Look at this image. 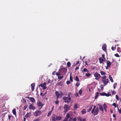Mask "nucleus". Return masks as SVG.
Segmentation results:
<instances>
[{
  "instance_id": "15",
  "label": "nucleus",
  "mask_w": 121,
  "mask_h": 121,
  "mask_svg": "<svg viewBox=\"0 0 121 121\" xmlns=\"http://www.w3.org/2000/svg\"><path fill=\"white\" fill-rule=\"evenodd\" d=\"M35 86V84L34 83H33L31 84L32 90V91L34 90Z\"/></svg>"
},
{
  "instance_id": "7",
  "label": "nucleus",
  "mask_w": 121,
  "mask_h": 121,
  "mask_svg": "<svg viewBox=\"0 0 121 121\" xmlns=\"http://www.w3.org/2000/svg\"><path fill=\"white\" fill-rule=\"evenodd\" d=\"M68 105L65 104L64 105V109H65V112H67L68 110Z\"/></svg>"
},
{
  "instance_id": "34",
  "label": "nucleus",
  "mask_w": 121,
  "mask_h": 121,
  "mask_svg": "<svg viewBox=\"0 0 121 121\" xmlns=\"http://www.w3.org/2000/svg\"><path fill=\"white\" fill-rule=\"evenodd\" d=\"M103 107L104 108H104L105 109V108H107V106L106 105L105 103H104V104Z\"/></svg>"
},
{
  "instance_id": "54",
  "label": "nucleus",
  "mask_w": 121,
  "mask_h": 121,
  "mask_svg": "<svg viewBox=\"0 0 121 121\" xmlns=\"http://www.w3.org/2000/svg\"><path fill=\"white\" fill-rule=\"evenodd\" d=\"M111 48H112V50L113 51L116 49V47H112Z\"/></svg>"
},
{
  "instance_id": "42",
  "label": "nucleus",
  "mask_w": 121,
  "mask_h": 121,
  "mask_svg": "<svg viewBox=\"0 0 121 121\" xmlns=\"http://www.w3.org/2000/svg\"><path fill=\"white\" fill-rule=\"evenodd\" d=\"M116 98L117 100H119V97L117 95H116Z\"/></svg>"
},
{
  "instance_id": "14",
  "label": "nucleus",
  "mask_w": 121,
  "mask_h": 121,
  "mask_svg": "<svg viewBox=\"0 0 121 121\" xmlns=\"http://www.w3.org/2000/svg\"><path fill=\"white\" fill-rule=\"evenodd\" d=\"M31 116V113H30L27 112L25 115V117L26 118H28L30 117Z\"/></svg>"
},
{
  "instance_id": "19",
  "label": "nucleus",
  "mask_w": 121,
  "mask_h": 121,
  "mask_svg": "<svg viewBox=\"0 0 121 121\" xmlns=\"http://www.w3.org/2000/svg\"><path fill=\"white\" fill-rule=\"evenodd\" d=\"M99 93L98 92H97L95 94V99H97L98 98V95L99 94Z\"/></svg>"
},
{
  "instance_id": "9",
  "label": "nucleus",
  "mask_w": 121,
  "mask_h": 121,
  "mask_svg": "<svg viewBox=\"0 0 121 121\" xmlns=\"http://www.w3.org/2000/svg\"><path fill=\"white\" fill-rule=\"evenodd\" d=\"M99 109L97 107L95 109V111L94 112V115H97L98 113Z\"/></svg>"
},
{
  "instance_id": "26",
  "label": "nucleus",
  "mask_w": 121,
  "mask_h": 121,
  "mask_svg": "<svg viewBox=\"0 0 121 121\" xmlns=\"http://www.w3.org/2000/svg\"><path fill=\"white\" fill-rule=\"evenodd\" d=\"M61 117L60 116H58L56 117V119L57 120H60L61 119Z\"/></svg>"
},
{
  "instance_id": "6",
  "label": "nucleus",
  "mask_w": 121,
  "mask_h": 121,
  "mask_svg": "<svg viewBox=\"0 0 121 121\" xmlns=\"http://www.w3.org/2000/svg\"><path fill=\"white\" fill-rule=\"evenodd\" d=\"M106 64L107 66L106 67V69H107L109 68L110 67L111 65V63L110 61L108 60H107Z\"/></svg>"
},
{
  "instance_id": "12",
  "label": "nucleus",
  "mask_w": 121,
  "mask_h": 121,
  "mask_svg": "<svg viewBox=\"0 0 121 121\" xmlns=\"http://www.w3.org/2000/svg\"><path fill=\"white\" fill-rule=\"evenodd\" d=\"M56 95V98L57 99L60 98V94L57 91H56L55 92Z\"/></svg>"
},
{
  "instance_id": "2",
  "label": "nucleus",
  "mask_w": 121,
  "mask_h": 121,
  "mask_svg": "<svg viewBox=\"0 0 121 121\" xmlns=\"http://www.w3.org/2000/svg\"><path fill=\"white\" fill-rule=\"evenodd\" d=\"M63 99L65 100V102L67 103H69L71 100V98L68 97H64L63 98Z\"/></svg>"
},
{
  "instance_id": "24",
  "label": "nucleus",
  "mask_w": 121,
  "mask_h": 121,
  "mask_svg": "<svg viewBox=\"0 0 121 121\" xmlns=\"http://www.w3.org/2000/svg\"><path fill=\"white\" fill-rule=\"evenodd\" d=\"M82 71L83 72H86L87 73H88V71L87 69L86 68H84L83 69V70Z\"/></svg>"
},
{
  "instance_id": "44",
  "label": "nucleus",
  "mask_w": 121,
  "mask_h": 121,
  "mask_svg": "<svg viewBox=\"0 0 121 121\" xmlns=\"http://www.w3.org/2000/svg\"><path fill=\"white\" fill-rule=\"evenodd\" d=\"M51 82V80L50 79H49L48 81V83H47V84H48L49 83H50Z\"/></svg>"
},
{
  "instance_id": "28",
  "label": "nucleus",
  "mask_w": 121,
  "mask_h": 121,
  "mask_svg": "<svg viewBox=\"0 0 121 121\" xmlns=\"http://www.w3.org/2000/svg\"><path fill=\"white\" fill-rule=\"evenodd\" d=\"M71 73H70V80L71 82H73V80L72 79V78L71 76Z\"/></svg>"
},
{
  "instance_id": "37",
  "label": "nucleus",
  "mask_w": 121,
  "mask_h": 121,
  "mask_svg": "<svg viewBox=\"0 0 121 121\" xmlns=\"http://www.w3.org/2000/svg\"><path fill=\"white\" fill-rule=\"evenodd\" d=\"M70 65V63L69 62H68L67 63V65L68 67H69Z\"/></svg>"
},
{
  "instance_id": "51",
  "label": "nucleus",
  "mask_w": 121,
  "mask_h": 121,
  "mask_svg": "<svg viewBox=\"0 0 121 121\" xmlns=\"http://www.w3.org/2000/svg\"><path fill=\"white\" fill-rule=\"evenodd\" d=\"M114 59H112V62L111 63V64H114Z\"/></svg>"
},
{
  "instance_id": "38",
  "label": "nucleus",
  "mask_w": 121,
  "mask_h": 121,
  "mask_svg": "<svg viewBox=\"0 0 121 121\" xmlns=\"http://www.w3.org/2000/svg\"><path fill=\"white\" fill-rule=\"evenodd\" d=\"M101 78H102V79H106V76L105 75H104L103 76L101 77Z\"/></svg>"
},
{
  "instance_id": "18",
  "label": "nucleus",
  "mask_w": 121,
  "mask_h": 121,
  "mask_svg": "<svg viewBox=\"0 0 121 121\" xmlns=\"http://www.w3.org/2000/svg\"><path fill=\"white\" fill-rule=\"evenodd\" d=\"M30 100L31 102L33 103H34L35 102V99L33 97H30Z\"/></svg>"
},
{
  "instance_id": "50",
  "label": "nucleus",
  "mask_w": 121,
  "mask_h": 121,
  "mask_svg": "<svg viewBox=\"0 0 121 121\" xmlns=\"http://www.w3.org/2000/svg\"><path fill=\"white\" fill-rule=\"evenodd\" d=\"M82 90H81V89H80L79 91V93L80 95H81L82 94Z\"/></svg>"
},
{
  "instance_id": "46",
  "label": "nucleus",
  "mask_w": 121,
  "mask_h": 121,
  "mask_svg": "<svg viewBox=\"0 0 121 121\" xmlns=\"http://www.w3.org/2000/svg\"><path fill=\"white\" fill-rule=\"evenodd\" d=\"M56 119L55 117H52V120L53 121H56Z\"/></svg>"
},
{
  "instance_id": "53",
  "label": "nucleus",
  "mask_w": 121,
  "mask_h": 121,
  "mask_svg": "<svg viewBox=\"0 0 121 121\" xmlns=\"http://www.w3.org/2000/svg\"><path fill=\"white\" fill-rule=\"evenodd\" d=\"M76 85L78 87L79 86L80 83L79 82H77L76 83Z\"/></svg>"
},
{
  "instance_id": "63",
  "label": "nucleus",
  "mask_w": 121,
  "mask_h": 121,
  "mask_svg": "<svg viewBox=\"0 0 121 121\" xmlns=\"http://www.w3.org/2000/svg\"><path fill=\"white\" fill-rule=\"evenodd\" d=\"M68 119L66 118H65L64 120H63V121H67Z\"/></svg>"
},
{
  "instance_id": "62",
  "label": "nucleus",
  "mask_w": 121,
  "mask_h": 121,
  "mask_svg": "<svg viewBox=\"0 0 121 121\" xmlns=\"http://www.w3.org/2000/svg\"><path fill=\"white\" fill-rule=\"evenodd\" d=\"M56 72L55 71H54L52 73V74L53 75H55V73H56Z\"/></svg>"
},
{
  "instance_id": "33",
  "label": "nucleus",
  "mask_w": 121,
  "mask_h": 121,
  "mask_svg": "<svg viewBox=\"0 0 121 121\" xmlns=\"http://www.w3.org/2000/svg\"><path fill=\"white\" fill-rule=\"evenodd\" d=\"M94 108L91 111V112L92 113H94V110L95 109V108L96 107V106L95 105H94Z\"/></svg>"
},
{
  "instance_id": "47",
  "label": "nucleus",
  "mask_w": 121,
  "mask_h": 121,
  "mask_svg": "<svg viewBox=\"0 0 121 121\" xmlns=\"http://www.w3.org/2000/svg\"><path fill=\"white\" fill-rule=\"evenodd\" d=\"M56 75H57L58 77V76H60V75H61V74L60 73H58L57 72L56 73Z\"/></svg>"
},
{
  "instance_id": "40",
  "label": "nucleus",
  "mask_w": 121,
  "mask_h": 121,
  "mask_svg": "<svg viewBox=\"0 0 121 121\" xmlns=\"http://www.w3.org/2000/svg\"><path fill=\"white\" fill-rule=\"evenodd\" d=\"M52 112V111H50L49 112V113H48V114L47 115V116L48 117L50 115Z\"/></svg>"
},
{
  "instance_id": "22",
  "label": "nucleus",
  "mask_w": 121,
  "mask_h": 121,
  "mask_svg": "<svg viewBox=\"0 0 121 121\" xmlns=\"http://www.w3.org/2000/svg\"><path fill=\"white\" fill-rule=\"evenodd\" d=\"M109 78L110 80V81H111L112 82H113V80L111 77V76L110 75H109Z\"/></svg>"
},
{
  "instance_id": "31",
  "label": "nucleus",
  "mask_w": 121,
  "mask_h": 121,
  "mask_svg": "<svg viewBox=\"0 0 121 121\" xmlns=\"http://www.w3.org/2000/svg\"><path fill=\"white\" fill-rule=\"evenodd\" d=\"M58 78L59 79L61 80L63 78V76H58Z\"/></svg>"
},
{
  "instance_id": "4",
  "label": "nucleus",
  "mask_w": 121,
  "mask_h": 121,
  "mask_svg": "<svg viewBox=\"0 0 121 121\" xmlns=\"http://www.w3.org/2000/svg\"><path fill=\"white\" fill-rule=\"evenodd\" d=\"M41 114V111H37L33 113V115L35 116H40Z\"/></svg>"
},
{
  "instance_id": "30",
  "label": "nucleus",
  "mask_w": 121,
  "mask_h": 121,
  "mask_svg": "<svg viewBox=\"0 0 121 121\" xmlns=\"http://www.w3.org/2000/svg\"><path fill=\"white\" fill-rule=\"evenodd\" d=\"M54 102L56 104H57L59 103V101L57 99L56 100L54 101Z\"/></svg>"
},
{
  "instance_id": "45",
  "label": "nucleus",
  "mask_w": 121,
  "mask_h": 121,
  "mask_svg": "<svg viewBox=\"0 0 121 121\" xmlns=\"http://www.w3.org/2000/svg\"><path fill=\"white\" fill-rule=\"evenodd\" d=\"M8 117L9 120H10L12 117H13V116H10L9 115Z\"/></svg>"
},
{
  "instance_id": "17",
  "label": "nucleus",
  "mask_w": 121,
  "mask_h": 121,
  "mask_svg": "<svg viewBox=\"0 0 121 121\" xmlns=\"http://www.w3.org/2000/svg\"><path fill=\"white\" fill-rule=\"evenodd\" d=\"M41 86L42 87L43 89V90H45L47 88V87L46 86L42 84H40L39 85V86Z\"/></svg>"
},
{
  "instance_id": "57",
  "label": "nucleus",
  "mask_w": 121,
  "mask_h": 121,
  "mask_svg": "<svg viewBox=\"0 0 121 121\" xmlns=\"http://www.w3.org/2000/svg\"><path fill=\"white\" fill-rule=\"evenodd\" d=\"M112 105L115 108L116 107V104L115 103H114L112 104Z\"/></svg>"
},
{
  "instance_id": "59",
  "label": "nucleus",
  "mask_w": 121,
  "mask_h": 121,
  "mask_svg": "<svg viewBox=\"0 0 121 121\" xmlns=\"http://www.w3.org/2000/svg\"><path fill=\"white\" fill-rule=\"evenodd\" d=\"M60 95H65V94H64V93H63V92H61L60 93Z\"/></svg>"
},
{
  "instance_id": "10",
  "label": "nucleus",
  "mask_w": 121,
  "mask_h": 121,
  "mask_svg": "<svg viewBox=\"0 0 121 121\" xmlns=\"http://www.w3.org/2000/svg\"><path fill=\"white\" fill-rule=\"evenodd\" d=\"M78 104L77 103H75L74 105V110H76L77 108H78Z\"/></svg>"
},
{
  "instance_id": "35",
  "label": "nucleus",
  "mask_w": 121,
  "mask_h": 121,
  "mask_svg": "<svg viewBox=\"0 0 121 121\" xmlns=\"http://www.w3.org/2000/svg\"><path fill=\"white\" fill-rule=\"evenodd\" d=\"M117 51L118 52H121V49L120 48L118 47L117 48Z\"/></svg>"
},
{
  "instance_id": "13",
  "label": "nucleus",
  "mask_w": 121,
  "mask_h": 121,
  "mask_svg": "<svg viewBox=\"0 0 121 121\" xmlns=\"http://www.w3.org/2000/svg\"><path fill=\"white\" fill-rule=\"evenodd\" d=\"M102 50L104 51H105L106 50V44H104V45H103L102 47Z\"/></svg>"
},
{
  "instance_id": "58",
  "label": "nucleus",
  "mask_w": 121,
  "mask_h": 121,
  "mask_svg": "<svg viewBox=\"0 0 121 121\" xmlns=\"http://www.w3.org/2000/svg\"><path fill=\"white\" fill-rule=\"evenodd\" d=\"M120 113L121 114V107L119 110L118 109Z\"/></svg>"
},
{
  "instance_id": "27",
  "label": "nucleus",
  "mask_w": 121,
  "mask_h": 121,
  "mask_svg": "<svg viewBox=\"0 0 121 121\" xmlns=\"http://www.w3.org/2000/svg\"><path fill=\"white\" fill-rule=\"evenodd\" d=\"M75 80L76 81L78 82L79 81V79L77 76H76L74 78Z\"/></svg>"
},
{
  "instance_id": "25",
  "label": "nucleus",
  "mask_w": 121,
  "mask_h": 121,
  "mask_svg": "<svg viewBox=\"0 0 121 121\" xmlns=\"http://www.w3.org/2000/svg\"><path fill=\"white\" fill-rule=\"evenodd\" d=\"M100 73L102 75H105L106 74V73L105 72L103 71H101L100 72Z\"/></svg>"
},
{
  "instance_id": "49",
  "label": "nucleus",
  "mask_w": 121,
  "mask_h": 121,
  "mask_svg": "<svg viewBox=\"0 0 121 121\" xmlns=\"http://www.w3.org/2000/svg\"><path fill=\"white\" fill-rule=\"evenodd\" d=\"M110 95H111L109 94H106H106H105V96L107 97L109 96Z\"/></svg>"
},
{
  "instance_id": "61",
  "label": "nucleus",
  "mask_w": 121,
  "mask_h": 121,
  "mask_svg": "<svg viewBox=\"0 0 121 121\" xmlns=\"http://www.w3.org/2000/svg\"><path fill=\"white\" fill-rule=\"evenodd\" d=\"M71 95V93L70 92L68 94V96L69 97L70 96V95Z\"/></svg>"
},
{
  "instance_id": "52",
  "label": "nucleus",
  "mask_w": 121,
  "mask_h": 121,
  "mask_svg": "<svg viewBox=\"0 0 121 121\" xmlns=\"http://www.w3.org/2000/svg\"><path fill=\"white\" fill-rule=\"evenodd\" d=\"M114 55L117 57H119V55L117 53L115 54Z\"/></svg>"
},
{
  "instance_id": "36",
  "label": "nucleus",
  "mask_w": 121,
  "mask_h": 121,
  "mask_svg": "<svg viewBox=\"0 0 121 121\" xmlns=\"http://www.w3.org/2000/svg\"><path fill=\"white\" fill-rule=\"evenodd\" d=\"M91 75V74L89 73H86L85 74V75L87 77H89Z\"/></svg>"
},
{
  "instance_id": "5",
  "label": "nucleus",
  "mask_w": 121,
  "mask_h": 121,
  "mask_svg": "<svg viewBox=\"0 0 121 121\" xmlns=\"http://www.w3.org/2000/svg\"><path fill=\"white\" fill-rule=\"evenodd\" d=\"M102 81L103 83L104 84V86L107 84L109 81L108 78L102 79Z\"/></svg>"
},
{
  "instance_id": "64",
  "label": "nucleus",
  "mask_w": 121,
  "mask_h": 121,
  "mask_svg": "<svg viewBox=\"0 0 121 121\" xmlns=\"http://www.w3.org/2000/svg\"><path fill=\"white\" fill-rule=\"evenodd\" d=\"M80 121H86L85 119H82L80 120Z\"/></svg>"
},
{
  "instance_id": "11",
  "label": "nucleus",
  "mask_w": 121,
  "mask_h": 121,
  "mask_svg": "<svg viewBox=\"0 0 121 121\" xmlns=\"http://www.w3.org/2000/svg\"><path fill=\"white\" fill-rule=\"evenodd\" d=\"M37 104L39 107H42L43 106V104L39 101L37 102Z\"/></svg>"
},
{
  "instance_id": "3",
  "label": "nucleus",
  "mask_w": 121,
  "mask_h": 121,
  "mask_svg": "<svg viewBox=\"0 0 121 121\" xmlns=\"http://www.w3.org/2000/svg\"><path fill=\"white\" fill-rule=\"evenodd\" d=\"M94 76L95 77V79L97 80H98L100 78L101 76L100 74L97 72L95 73L94 74Z\"/></svg>"
},
{
  "instance_id": "41",
  "label": "nucleus",
  "mask_w": 121,
  "mask_h": 121,
  "mask_svg": "<svg viewBox=\"0 0 121 121\" xmlns=\"http://www.w3.org/2000/svg\"><path fill=\"white\" fill-rule=\"evenodd\" d=\"M104 86L102 84H101L100 85V87L102 89H103L104 88Z\"/></svg>"
},
{
  "instance_id": "60",
  "label": "nucleus",
  "mask_w": 121,
  "mask_h": 121,
  "mask_svg": "<svg viewBox=\"0 0 121 121\" xmlns=\"http://www.w3.org/2000/svg\"><path fill=\"white\" fill-rule=\"evenodd\" d=\"M112 94H113L115 95L116 94V92L115 91H113L112 92Z\"/></svg>"
},
{
  "instance_id": "29",
  "label": "nucleus",
  "mask_w": 121,
  "mask_h": 121,
  "mask_svg": "<svg viewBox=\"0 0 121 121\" xmlns=\"http://www.w3.org/2000/svg\"><path fill=\"white\" fill-rule=\"evenodd\" d=\"M92 106H91L89 108V109H87V112H90L91 111V110L92 109Z\"/></svg>"
},
{
  "instance_id": "55",
  "label": "nucleus",
  "mask_w": 121,
  "mask_h": 121,
  "mask_svg": "<svg viewBox=\"0 0 121 121\" xmlns=\"http://www.w3.org/2000/svg\"><path fill=\"white\" fill-rule=\"evenodd\" d=\"M66 83L67 84H69L70 83V82L69 81H68L66 82Z\"/></svg>"
},
{
  "instance_id": "39",
  "label": "nucleus",
  "mask_w": 121,
  "mask_h": 121,
  "mask_svg": "<svg viewBox=\"0 0 121 121\" xmlns=\"http://www.w3.org/2000/svg\"><path fill=\"white\" fill-rule=\"evenodd\" d=\"M105 94H106V93L104 92L100 93V95H101L105 96Z\"/></svg>"
},
{
  "instance_id": "32",
  "label": "nucleus",
  "mask_w": 121,
  "mask_h": 121,
  "mask_svg": "<svg viewBox=\"0 0 121 121\" xmlns=\"http://www.w3.org/2000/svg\"><path fill=\"white\" fill-rule=\"evenodd\" d=\"M70 114L69 113H68L67 114V115L66 116V118H67V119H68L69 118V117H70Z\"/></svg>"
},
{
  "instance_id": "8",
  "label": "nucleus",
  "mask_w": 121,
  "mask_h": 121,
  "mask_svg": "<svg viewBox=\"0 0 121 121\" xmlns=\"http://www.w3.org/2000/svg\"><path fill=\"white\" fill-rule=\"evenodd\" d=\"M29 109H32L34 110L35 109V108L34 106L32 105L31 104H30L29 106Z\"/></svg>"
},
{
  "instance_id": "23",
  "label": "nucleus",
  "mask_w": 121,
  "mask_h": 121,
  "mask_svg": "<svg viewBox=\"0 0 121 121\" xmlns=\"http://www.w3.org/2000/svg\"><path fill=\"white\" fill-rule=\"evenodd\" d=\"M81 112L82 114H84L86 113V110L85 109H83L82 110Z\"/></svg>"
},
{
  "instance_id": "48",
  "label": "nucleus",
  "mask_w": 121,
  "mask_h": 121,
  "mask_svg": "<svg viewBox=\"0 0 121 121\" xmlns=\"http://www.w3.org/2000/svg\"><path fill=\"white\" fill-rule=\"evenodd\" d=\"M117 83H115L113 85V87L114 89H115V87L116 86V85H117Z\"/></svg>"
},
{
  "instance_id": "1",
  "label": "nucleus",
  "mask_w": 121,
  "mask_h": 121,
  "mask_svg": "<svg viewBox=\"0 0 121 121\" xmlns=\"http://www.w3.org/2000/svg\"><path fill=\"white\" fill-rule=\"evenodd\" d=\"M67 69L66 68H61L59 70V73L61 75H64L67 73Z\"/></svg>"
},
{
  "instance_id": "56",
  "label": "nucleus",
  "mask_w": 121,
  "mask_h": 121,
  "mask_svg": "<svg viewBox=\"0 0 121 121\" xmlns=\"http://www.w3.org/2000/svg\"><path fill=\"white\" fill-rule=\"evenodd\" d=\"M39 118H37L34 120L33 121H39Z\"/></svg>"
},
{
  "instance_id": "43",
  "label": "nucleus",
  "mask_w": 121,
  "mask_h": 121,
  "mask_svg": "<svg viewBox=\"0 0 121 121\" xmlns=\"http://www.w3.org/2000/svg\"><path fill=\"white\" fill-rule=\"evenodd\" d=\"M57 85H60V86H61L62 85V84L61 83V81L58 83L57 84Z\"/></svg>"
},
{
  "instance_id": "21",
  "label": "nucleus",
  "mask_w": 121,
  "mask_h": 121,
  "mask_svg": "<svg viewBox=\"0 0 121 121\" xmlns=\"http://www.w3.org/2000/svg\"><path fill=\"white\" fill-rule=\"evenodd\" d=\"M12 112L14 115H15L16 116V109L15 108H14L12 110Z\"/></svg>"
},
{
  "instance_id": "16",
  "label": "nucleus",
  "mask_w": 121,
  "mask_h": 121,
  "mask_svg": "<svg viewBox=\"0 0 121 121\" xmlns=\"http://www.w3.org/2000/svg\"><path fill=\"white\" fill-rule=\"evenodd\" d=\"M98 105L99 106V107L100 110L102 111H104V109L103 106L100 105V104H98Z\"/></svg>"
},
{
  "instance_id": "20",
  "label": "nucleus",
  "mask_w": 121,
  "mask_h": 121,
  "mask_svg": "<svg viewBox=\"0 0 121 121\" xmlns=\"http://www.w3.org/2000/svg\"><path fill=\"white\" fill-rule=\"evenodd\" d=\"M99 62L100 63H102L103 62L104 60L102 59V57H100L99 58Z\"/></svg>"
}]
</instances>
